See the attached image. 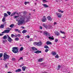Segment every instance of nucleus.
<instances>
[{
  "label": "nucleus",
  "instance_id": "nucleus-6",
  "mask_svg": "<svg viewBox=\"0 0 73 73\" xmlns=\"http://www.w3.org/2000/svg\"><path fill=\"white\" fill-rule=\"evenodd\" d=\"M7 36H8V38L7 39V40L8 41H9V42H12L13 41V40H12V38H11L9 36L7 35Z\"/></svg>",
  "mask_w": 73,
  "mask_h": 73
},
{
  "label": "nucleus",
  "instance_id": "nucleus-48",
  "mask_svg": "<svg viewBox=\"0 0 73 73\" xmlns=\"http://www.w3.org/2000/svg\"><path fill=\"white\" fill-rule=\"evenodd\" d=\"M14 17L15 19H16V18H17V17H19V16H15Z\"/></svg>",
  "mask_w": 73,
  "mask_h": 73
},
{
  "label": "nucleus",
  "instance_id": "nucleus-42",
  "mask_svg": "<svg viewBox=\"0 0 73 73\" xmlns=\"http://www.w3.org/2000/svg\"><path fill=\"white\" fill-rule=\"evenodd\" d=\"M3 53H0V58H1V57H3Z\"/></svg>",
  "mask_w": 73,
  "mask_h": 73
},
{
  "label": "nucleus",
  "instance_id": "nucleus-34",
  "mask_svg": "<svg viewBox=\"0 0 73 73\" xmlns=\"http://www.w3.org/2000/svg\"><path fill=\"white\" fill-rule=\"evenodd\" d=\"M23 50V47H21L20 48L19 50L20 51H22Z\"/></svg>",
  "mask_w": 73,
  "mask_h": 73
},
{
  "label": "nucleus",
  "instance_id": "nucleus-2",
  "mask_svg": "<svg viewBox=\"0 0 73 73\" xmlns=\"http://www.w3.org/2000/svg\"><path fill=\"white\" fill-rule=\"evenodd\" d=\"M10 57L9 56L6 54V53H4L3 54V60L4 61H6V60L9 59Z\"/></svg>",
  "mask_w": 73,
  "mask_h": 73
},
{
  "label": "nucleus",
  "instance_id": "nucleus-25",
  "mask_svg": "<svg viewBox=\"0 0 73 73\" xmlns=\"http://www.w3.org/2000/svg\"><path fill=\"white\" fill-rule=\"evenodd\" d=\"M38 62H41L42 61V58H40L38 60Z\"/></svg>",
  "mask_w": 73,
  "mask_h": 73
},
{
  "label": "nucleus",
  "instance_id": "nucleus-60",
  "mask_svg": "<svg viewBox=\"0 0 73 73\" xmlns=\"http://www.w3.org/2000/svg\"><path fill=\"white\" fill-rule=\"evenodd\" d=\"M65 37H66V36H64V37H62V38H65Z\"/></svg>",
  "mask_w": 73,
  "mask_h": 73
},
{
  "label": "nucleus",
  "instance_id": "nucleus-44",
  "mask_svg": "<svg viewBox=\"0 0 73 73\" xmlns=\"http://www.w3.org/2000/svg\"><path fill=\"white\" fill-rule=\"evenodd\" d=\"M15 35H14L13 34H12L11 35V37L12 38H13V37H14V36Z\"/></svg>",
  "mask_w": 73,
  "mask_h": 73
},
{
  "label": "nucleus",
  "instance_id": "nucleus-21",
  "mask_svg": "<svg viewBox=\"0 0 73 73\" xmlns=\"http://www.w3.org/2000/svg\"><path fill=\"white\" fill-rule=\"evenodd\" d=\"M42 5L43 7H44L45 8H48V6L47 5H46L45 4H43Z\"/></svg>",
  "mask_w": 73,
  "mask_h": 73
},
{
  "label": "nucleus",
  "instance_id": "nucleus-15",
  "mask_svg": "<svg viewBox=\"0 0 73 73\" xmlns=\"http://www.w3.org/2000/svg\"><path fill=\"white\" fill-rule=\"evenodd\" d=\"M46 44L47 45H51L52 44V42H49V41H47L46 42Z\"/></svg>",
  "mask_w": 73,
  "mask_h": 73
},
{
  "label": "nucleus",
  "instance_id": "nucleus-39",
  "mask_svg": "<svg viewBox=\"0 0 73 73\" xmlns=\"http://www.w3.org/2000/svg\"><path fill=\"white\" fill-rule=\"evenodd\" d=\"M61 67V66H60V65H59L58 66V68L57 69V70H59L60 69V68Z\"/></svg>",
  "mask_w": 73,
  "mask_h": 73
},
{
  "label": "nucleus",
  "instance_id": "nucleus-63",
  "mask_svg": "<svg viewBox=\"0 0 73 73\" xmlns=\"http://www.w3.org/2000/svg\"><path fill=\"white\" fill-rule=\"evenodd\" d=\"M7 73H12V72H7Z\"/></svg>",
  "mask_w": 73,
  "mask_h": 73
},
{
  "label": "nucleus",
  "instance_id": "nucleus-30",
  "mask_svg": "<svg viewBox=\"0 0 73 73\" xmlns=\"http://www.w3.org/2000/svg\"><path fill=\"white\" fill-rule=\"evenodd\" d=\"M29 2H25L24 3V4H25V5H27V4H29Z\"/></svg>",
  "mask_w": 73,
  "mask_h": 73
},
{
  "label": "nucleus",
  "instance_id": "nucleus-26",
  "mask_svg": "<svg viewBox=\"0 0 73 73\" xmlns=\"http://www.w3.org/2000/svg\"><path fill=\"white\" fill-rule=\"evenodd\" d=\"M44 48H45L46 49H49V47H48V46L46 45L44 46Z\"/></svg>",
  "mask_w": 73,
  "mask_h": 73
},
{
  "label": "nucleus",
  "instance_id": "nucleus-62",
  "mask_svg": "<svg viewBox=\"0 0 73 73\" xmlns=\"http://www.w3.org/2000/svg\"><path fill=\"white\" fill-rule=\"evenodd\" d=\"M21 28L22 29H24L25 28L24 27H21Z\"/></svg>",
  "mask_w": 73,
  "mask_h": 73
},
{
  "label": "nucleus",
  "instance_id": "nucleus-56",
  "mask_svg": "<svg viewBox=\"0 0 73 73\" xmlns=\"http://www.w3.org/2000/svg\"><path fill=\"white\" fill-rule=\"evenodd\" d=\"M18 31V33H21V31L19 30Z\"/></svg>",
  "mask_w": 73,
  "mask_h": 73
},
{
  "label": "nucleus",
  "instance_id": "nucleus-16",
  "mask_svg": "<svg viewBox=\"0 0 73 73\" xmlns=\"http://www.w3.org/2000/svg\"><path fill=\"white\" fill-rule=\"evenodd\" d=\"M47 19L48 20H50V21H51V20H52V18L50 16L47 17Z\"/></svg>",
  "mask_w": 73,
  "mask_h": 73
},
{
  "label": "nucleus",
  "instance_id": "nucleus-23",
  "mask_svg": "<svg viewBox=\"0 0 73 73\" xmlns=\"http://www.w3.org/2000/svg\"><path fill=\"white\" fill-rule=\"evenodd\" d=\"M58 12L60 13H62L64 12V11H61L60 9H58Z\"/></svg>",
  "mask_w": 73,
  "mask_h": 73
},
{
  "label": "nucleus",
  "instance_id": "nucleus-24",
  "mask_svg": "<svg viewBox=\"0 0 73 73\" xmlns=\"http://www.w3.org/2000/svg\"><path fill=\"white\" fill-rule=\"evenodd\" d=\"M27 32V30H24L22 32V33H25Z\"/></svg>",
  "mask_w": 73,
  "mask_h": 73
},
{
  "label": "nucleus",
  "instance_id": "nucleus-19",
  "mask_svg": "<svg viewBox=\"0 0 73 73\" xmlns=\"http://www.w3.org/2000/svg\"><path fill=\"white\" fill-rule=\"evenodd\" d=\"M16 13V11L13 13L11 15V17H12V16H15Z\"/></svg>",
  "mask_w": 73,
  "mask_h": 73
},
{
  "label": "nucleus",
  "instance_id": "nucleus-20",
  "mask_svg": "<svg viewBox=\"0 0 73 73\" xmlns=\"http://www.w3.org/2000/svg\"><path fill=\"white\" fill-rule=\"evenodd\" d=\"M55 33L56 35V36H58V35H60V34H59V33H58V31L55 32Z\"/></svg>",
  "mask_w": 73,
  "mask_h": 73
},
{
  "label": "nucleus",
  "instance_id": "nucleus-51",
  "mask_svg": "<svg viewBox=\"0 0 73 73\" xmlns=\"http://www.w3.org/2000/svg\"><path fill=\"white\" fill-rule=\"evenodd\" d=\"M57 23L56 22H54V25H57Z\"/></svg>",
  "mask_w": 73,
  "mask_h": 73
},
{
  "label": "nucleus",
  "instance_id": "nucleus-52",
  "mask_svg": "<svg viewBox=\"0 0 73 73\" xmlns=\"http://www.w3.org/2000/svg\"><path fill=\"white\" fill-rule=\"evenodd\" d=\"M37 32H40V33H42V31H38Z\"/></svg>",
  "mask_w": 73,
  "mask_h": 73
},
{
  "label": "nucleus",
  "instance_id": "nucleus-59",
  "mask_svg": "<svg viewBox=\"0 0 73 73\" xmlns=\"http://www.w3.org/2000/svg\"><path fill=\"white\" fill-rule=\"evenodd\" d=\"M40 29H42V27H41V26H40Z\"/></svg>",
  "mask_w": 73,
  "mask_h": 73
},
{
  "label": "nucleus",
  "instance_id": "nucleus-9",
  "mask_svg": "<svg viewBox=\"0 0 73 73\" xmlns=\"http://www.w3.org/2000/svg\"><path fill=\"white\" fill-rule=\"evenodd\" d=\"M31 49H32L33 50V51H36V50H37V49L36 48V47H31Z\"/></svg>",
  "mask_w": 73,
  "mask_h": 73
},
{
  "label": "nucleus",
  "instance_id": "nucleus-14",
  "mask_svg": "<svg viewBox=\"0 0 73 73\" xmlns=\"http://www.w3.org/2000/svg\"><path fill=\"white\" fill-rule=\"evenodd\" d=\"M21 71V69H18L15 70V72H20Z\"/></svg>",
  "mask_w": 73,
  "mask_h": 73
},
{
  "label": "nucleus",
  "instance_id": "nucleus-35",
  "mask_svg": "<svg viewBox=\"0 0 73 73\" xmlns=\"http://www.w3.org/2000/svg\"><path fill=\"white\" fill-rule=\"evenodd\" d=\"M7 13L9 15V16H10L11 15V13L9 11H7Z\"/></svg>",
  "mask_w": 73,
  "mask_h": 73
},
{
  "label": "nucleus",
  "instance_id": "nucleus-11",
  "mask_svg": "<svg viewBox=\"0 0 73 73\" xmlns=\"http://www.w3.org/2000/svg\"><path fill=\"white\" fill-rule=\"evenodd\" d=\"M44 34L45 35H46V36H50V34H49V33H44Z\"/></svg>",
  "mask_w": 73,
  "mask_h": 73
},
{
  "label": "nucleus",
  "instance_id": "nucleus-64",
  "mask_svg": "<svg viewBox=\"0 0 73 73\" xmlns=\"http://www.w3.org/2000/svg\"><path fill=\"white\" fill-rule=\"evenodd\" d=\"M42 73H46V72H42Z\"/></svg>",
  "mask_w": 73,
  "mask_h": 73
},
{
  "label": "nucleus",
  "instance_id": "nucleus-57",
  "mask_svg": "<svg viewBox=\"0 0 73 73\" xmlns=\"http://www.w3.org/2000/svg\"><path fill=\"white\" fill-rule=\"evenodd\" d=\"M33 40V39H32V38H31V39H30V41H32Z\"/></svg>",
  "mask_w": 73,
  "mask_h": 73
},
{
  "label": "nucleus",
  "instance_id": "nucleus-1",
  "mask_svg": "<svg viewBox=\"0 0 73 73\" xmlns=\"http://www.w3.org/2000/svg\"><path fill=\"white\" fill-rule=\"evenodd\" d=\"M25 19H26V22H28L29 21H30V19H31V17L29 15L28 16H22L20 19L18 21V19H17L16 20L17 21H18V25H22L25 22Z\"/></svg>",
  "mask_w": 73,
  "mask_h": 73
},
{
  "label": "nucleus",
  "instance_id": "nucleus-32",
  "mask_svg": "<svg viewBox=\"0 0 73 73\" xmlns=\"http://www.w3.org/2000/svg\"><path fill=\"white\" fill-rule=\"evenodd\" d=\"M34 45H37V42H35L34 43Z\"/></svg>",
  "mask_w": 73,
  "mask_h": 73
},
{
  "label": "nucleus",
  "instance_id": "nucleus-53",
  "mask_svg": "<svg viewBox=\"0 0 73 73\" xmlns=\"http://www.w3.org/2000/svg\"><path fill=\"white\" fill-rule=\"evenodd\" d=\"M19 29H15V31L16 32V31H18Z\"/></svg>",
  "mask_w": 73,
  "mask_h": 73
},
{
  "label": "nucleus",
  "instance_id": "nucleus-47",
  "mask_svg": "<svg viewBox=\"0 0 73 73\" xmlns=\"http://www.w3.org/2000/svg\"><path fill=\"white\" fill-rule=\"evenodd\" d=\"M42 1L43 3H46V2H47V1H46V0H42Z\"/></svg>",
  "mask_w": 73,
  "mask_h": 73
},
{
  "label": "nucleus",
  "instance_id": "nucleus-13",
  "mask_svg": "<svg viewBox=\"0 0 73 73\" xmlns=\"http://www.w3.org/2000/svg\"><path fill=\"white\" fill-rule=\"evenodd\" d=\"M34 53H37L38 54V53H41V51L38 50L34 52Z\"/></svg>",
  "mask_w": 73,
  "mask_h": 73
},
{
  "label": "nucleus",
  "instance_id": "nucleus-46",
  "mask_svg": "<svg viewBox=\"0 0 73 73\" xmlns=\"http://www.w3.org/2000/svg\"><path fill=\"white\" fill-rule=\"evenodd\" d=\"M23 60V57H21L19 59V60Z\"/></svg>",
  "mask_w": 73,
  "mask_h": 73
},
{
  "label": "nucleus",
  "instance_id": "nucleus-3",
  "mask_svg": "<svg viewBox=\"0 0 73 73\" xmlns=\"http://www.w3.org/2000/svg\"><path fill=\"white\" fill-rule=\"evenodd\" d=\"M12 52L14 53H17L18 52V49L17 47H13L12 48Z\"/></svg>",
  "mask_w": 73,
  "mask_h": 73
},
{
  "label": "nucleus",
  "instance_id": "nucleus-12",
  "mask_svg": "<svg viewBox=\"0 0 73 73\" xmlns=\"http://www.w3.org/2000/svg\"><path fill=\"white\" fill-rule=\"evenodd\" d=\"M26 69H27V67L25 66H23L22 67V70L23 71H25Z\"/></svg>",
  "mask_w": 73,
  "mask_h": 73
},
{
  "label": "nucleus",
  "instance_id": "nucleus-38",
  "mask_svg": "<svg viewBox=\"0 0 73 73\" xmlns=\"http://www.w3.org/2000/svg\"><path fill=\"white\" fill-rule=\"evenodd\" d=\"M14 26V25H13V24H11V25L10 26V27L11 28H13V26Z\"/></svg>",
  "mask_w": 73,
  "mask_h": 73
},
{
  "label": "nucleus",
  "instance_id": "nucleus-10",
  "mask_svg": "<svg viewBox=\"0 0 73 73\" xmlns=\"http://www.w3.org/2000/svg\"><path fill=\"white\" fill-rule=\"evenodd\" d=\"M37 45L38 46H40L42 45V43L41 42H37Z\"/></svg>",
  "mask_w": 73,
  "mask_h": 73
},
{
  "label": "nucleus",
  "instance_id": "nucleus-18",
  "mask_svg": "<svg viewBox=\"0 0 73 73\" xmlns=\"http://www.w3.org/2000/svg\"><path fill=\"white\" fill-rule=\"evenodd\" d=\"M51 54H52V55H53V56H55V55H56V54H57V53H56V52H54L52 51V52Z\"/></svg>",
  "mask_w": 73,
  "mask_h": 73
},
{
  "label": "nucleus",
  "instance_id": "nucleus-31",
  "mask_svg": "<svg viewBox=\"0 0 73 73\" xmlns=\"http://www.w3.org/2000/svg\"><path fill=\"white\" fill-rule=\"evenodd\" d=\"M2 21L3 22H4V21H5V18L3 17V19Z\"/></svg>",
  "mask_w": 73,
  "mask_h": 73
},
{
  "label": "nucleus",
  "instance_id": "nucleus-5",
  "mask_svg": "<svg viewBox=\"0 0 73 73\" xmlns=\"http://www.w3.org/2000/svg\"><path fill=\"white\" fill-rule=\"evenodd\" d=\"M43 26L46 29H47V28L50 29V28H52V26H48L46 25L45 24V23H44L43 24Z\"/></svg>",
  "mask_w": 73,
  "mask_h": 73
},
{
  "label": "nucleus",
  "instance_id": "nucleus-55",
  "mask_svg": "<svg viewBox=\"0 0 73 73\" xmlns=\"http://www.w3.org/2000/svg\"><path fill=\"white\" fill-rule=\"evenodd\" d=\"M5 68H8V66H7V64H6L5 66Z\"/></svg>",
  "mask_w": 73,
  "mask_h": 73
},
{
  "label": "nucleus",
  "instance_id": "nucleus-45",
  "mask_svg": "<svg viewBox=\"0 0 73 73\" xmlns=\"http://www.w3.org/2000/svg\"><path fill=\"white\" fill-rule=\"evenodd\" d=\"M17 36H18V37H21V34H18L17 35Z\"/></svg>",
  "mask_w": 73,
  "mask_h": 73
},
{
  "label": "nucleus",
  "instance_id": "nucleus-49",
  "mask_svg": "<svg viewBox=\"0 0 73 73\" xmlns=\"http://www.w3.org/2000/svg\"><path fill=\"white\" fill-rule=\"evenodd\" d=\"M26 37L27 38H29L30 36L29 35L27 36Z\"/></svg>",
  "mask_w": 73,
  "mask_h": 73
},
{
  "label": "nucleus",
  "instance_id": "nucleus-29",
  "mask_svg": "<svg viewBox=\"0 0 73 73\" xmlns=\"http://www.w3.org/2000/svg\"><path fill=\"white\" fill-rule=\"evenodd\" d=\"M15 41H19V38H15Z\"/></svg>",
  "mask_w": 73,
  "mask_h": 73
},
{
  "label": "nucleus",
  "instance_id": "nucleus-33",
  "mask_svg": "<svg viewBox=\"0 0 73 73\" xmlns=\"http://www.w3.org/2000/svg\"><path fill=\"white\" fill-rule=\"evenodd\" d=\"M49 50L48 49H46L45 50V52L47 53L48 51H49Z\"/></svg>",
  "mask_w": 73,
  "mask_h": 73
},
{
  "label": "nucleus",
  "instance_id": "nucleus-4",
  "mask_svg": "<svg viewBox=\"0 0 73 73\" xmlns=\"http://www.w3.org/2000/svg\"><path fill=\"white\" fill-rule=\"evenodd\" d=\"M7 29H8L9 30H6L3 31L1 33L3 34L4 33H9L10 32V31H11V29H12L9 28H8Z\"/></svg>",
  "mask_w": 73,
  "mask_h": 73
},
{
  "label": "nucleus",
  "instance_id": "nucleus-50",
  "mask_svg": "<svg viewBox=\"0 0 73 73\" xmlns=\"http://www.w3.org/2000/svg\"><path fill=\"white\" fill-rule=\"evenodd\" d=\"M12 60H13V61H15V58H12Z\"/></svg>",
  "mask_w": 73,
  "mask_h": 73
},
{
  "label": "nucleus",
  "instance_id": "nucleus-8",
  "mask_svg": "<svg viewBox=\"0 0 73 73\" xmlns=\"http://www.w3.org/2000/svg\"><path fill=\"white\" fill-rule=\"evenodd\" d=\"M56 15L58 16V18H61V16H62V15H61V14H60L59 13H56Z\"/></svg>",
  "mask_w": 73,
  "mask_h": 73
},
{
  "label": "nucleus",
  "instance_id": "nucleus-22",
  "mask_svg": "<svg viewBox=\"0 0 73 73\" xmlns=\"http://www.w3.org/2000/svg\"><path fill=\"white\" fill-rule=\"evenodd\" d=\"M4 27V25L3 24L1 25L0 26V28L1 29H3Z\"/></svg>",
  "mask_w": 73,
  "mask_h": 73
},
{
  "label": "nucleus",
  "instance_id": "nucleus-41",
  "mask_svg": "<svg viewBox=\"0 0 73 73\" xmlns=\"http://www.w3.org/2000/svg\"><path fill=\"white\" fill-rule=\"evenodd\" d=\"M58 42V39H56L55 40L54 42Z\"/></svg>",
  "mask_w": 73,
  "mask_h": 73
},
{
  "label": "nucleus",
  "instance_id": "nucleus-43",
  "mask_svg": "<svg viewBox=\"0 0 73 73\" xmlns=\"http://www.w3.org/2000/svg\"><path fill=\"white\" fill-rule=\"evenodd\" d=\"M27 12L26 11H24V12H23V14L24 15H25L26 14H27Z\"/></svg>",
  "mask_w": 73,
  "mask_h": 73
},
{
  "label": "nucleus",
  "instance_id": "nucleus-37",
  "mask_svg": "<svg viewBox=\"0 0 73 73\" xmlns=\"http://www.w3.org/2000/svg\"><path fill=\"white\" fill-rule=\"evenodd\" d=\"M55 58H58L59 56H58V54H57L56 55V56H55Z\"/></svg>",
  "mask_w": 73,
  "mask_h": 73
},
{
  "label": "nucleus",
  "instance_id": "nucleus-7",
  "mask_svg": "<svg viewBox=\"0 0 73 73\" xmlns=\"http://www.w3.org/2000/svg\"><path fill=\"white\" fill-rule=\"evenodd\" d=\"M46 20V18L45 17V16H43V18L42 19V22H45Z\"/></svg>",
  "mask_w": 73,
  "mask_h": 73
},
{
  "label": "nucleus",
  "instance_id": "nucleus-61",
  "mask_svg": "<svg viewBox=\"0 0 73 73\" xmlns=\"http://www.w3.org/2000/svg\"><path fill=\"white\" fill-rule=\"evenodd\" d=\"M21 65H22V66H24V64H22Z\"/></svg>",
  "mask_w": 73,
  "mask_h": 73
},
{
  "label": "nucleus",
  "instance_id": "nucleus-58",
  "mask_svg": "<svg viewBox=\"0 0 73 73\" xmlns=\"http://www.w3.org/2000/svg\"><path fill=\"white\" fill-rule=\"evenodd\" d=\"M3 34L0 33V36H3Z\"/></svg>",
  "mask_w": 73,
  "mask_h": 73
},
{
  "label": "nucleus",
  "instance_id": "nucleus-17",
  "mask_svg": "<svg viewBox=\"0 0 73 73\" xmlns=\"http://www.w3.org/2000/svg\"><path fill=\"white\" fill-rule=\"evenodd\" d=\"M7 38H8V37H7V35L4 36L3 37V38L4 40H6L7 39Z\"/></svg>",
  "mask_w": 73,
  "mask_h": 73
},
{
  "label": "nucleus",
  "instance_id": "nucleus-36",
  "mask_svg": "<svg viewBox=\"0 0 73 73\" xmlns=\"http://www.w3.org/2000/svg\"><path fill=\"white\" fill-rule=\"evenodd\" d=\"M3 42L2 43L3 44H5V42H7V40H3L2 41Z\"/></svg>",
  "mask_w": 73,
  "mask_h": 73
},
{
  "label": "nucleus",
  "instance_id": "nucleus-54",
  "mask_svg": "<svg viewBox=\"0 0 73 73\" xmlns=\"http://www.w3.org/2000/svg\"><path fill=\"white\" fill-rule=\"evenodd\" d=\"M14 37H17V35H14Z\"/></svg>",
  "mask_w": 73,
  "mask_h": 73
},
{
  "label": "nucleus",
  "instance_id": "nucleus-28",
  "mask_svg": "<svg viewBox=\"0 0 73 73\" xmlns=\"http://www.w3.org/2000/svg\"><path fill=\"white\" fill-rule=\"evenodd\" d=\"M4 17H7V16H8V15L6 13H4Z\"/></svg>",
  "mask_w": 73,
  "mask_h": 73
},
{
  "label": "nucleus",
  "instance_id": "nucleus-27",
  "mask_svg": "<svg viewBox=\"0 0 73 73\" xmlns=\"http://www.w3.org/2000/svg\"><path fill=\"white\" fill-rule=\"evenodd\" d=\"M53 36H52V37H48V38H49V39H50L51 40H53V39H54V38H53Z\"/></svg>",
  "mask_w": 73,
  "mask_h": 73
},
{
  "label": "nucleus",
  "instance_id": "nucleus-40",
  "mask_svg": "<svg viewBox=\"0 0 73 73\" xmlns=\"http://www.w3.org/2000/svg\"><path fill=\"white\" fill-rule=\"evenodd\" d=\"M60 32L61 33H62V34H64V35H65V32H63L62 31H60Z\"/></svg>",
  "mask_w": 73,
  "mask_h": 73
}]
</instances>
